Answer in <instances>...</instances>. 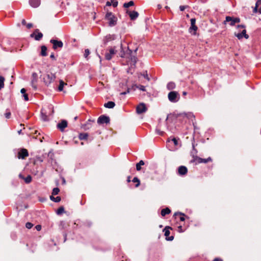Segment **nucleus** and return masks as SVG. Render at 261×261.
Here are the masks:
<instances>
[{
    "label": "nucleus",
    "mask_w": 261,
    "mask_h": 261,
    "mask_svg": "<svg viewBox=\"0 0 261 261\" xmlns=\"http://www.w3.org/2000/svg\"><path fill=\"white\" fill-rule=\"evenodd\" d=\"M105 17L108 21L109 26L113 27L116 24L117 18L112 12H108Z\"/></svg>",
    "instance_id": "1"
},
{
    "label": "nucleus",
    "mask_w": 261,
    "mask_h": 261,
    "mask_svg": "<svg viewBox=\"0 0 261 261\" xmlns=\"http://www.w3.org/2000/svg\"><path fill=\"white\" fill-rule=\"evenodd\" d=\"M168 98L170 102L175 103L180 99V95L178 92L172 91L168 93Z\"/></svg>",
    "instance_id": "2"
},
{
    "label": "nucleus",
    "mask_w": 261,
    "mask_h": 261,
    "mask_svg": "<svg viewBox=\"0 0 261 261\" xmlns=\"http://www.w3.org/2000/svg\"><path fill=\"white\" fill-rule=\"evenodd\" d=\"M56 77L55 74L50 72L44 76L43 81L45 84L48 86L55 80Z\"/></svg>",
    "instance_id": "3"
},
{
    "label": "nucleus",
    "mask_w": 261,
    "mask_h": 261,
    "mask_svg": "<svg viewBox=\"0 0 261 261\" xmlns=\"http://www.w3.org/2000/svg\"><path fill=\"white\" fill-rule=\"evenodd\" d=\"M240 21V19L239 18H233L230 16H226L225 20L224 21V23L226 24V22H229V24L231 26H233L236 23H239Z\"/></svg>",
    "instance_id": "4"
},
{
    "label": "nucleus",
    "mask_w": 261,
    "mask_h": 261,
    "mask_svg": "<svg viewBox=\"0 0 261 261\" xmlns=\"http://www.w3.org/2000/svg\"><path fill=\"white\" fill-rule=\"evenodd\" d=\"M238 28H242L243 30L241 33L236 34V36H237L239 39H242L243 37H244L246 39H248L249 38V36L246 34V31L245 29V26L244 25H238Z\"/></svg>",
    "instance_id": "5"
},
{
    "label": "nucleus",
    "mask_w": 261,
    "mask_h": 261,
    "mask_svg": "<svg viewBox=\"0 0 261 261\" xmlns=\"http://www.w3.org/2000/svg\"><path fill=\"white\" fill-rule=\"evenodd\" d=\"M110 118L109 117L106 115H101L99 116L97 119V123L99 124H102L104 123H109L110 122Z\"/></svg>",
    "instance_id": "6"
},
{
    "label": "nucleus",
    "mask_w": 261,
    "mask_h": 261,
    "mask_svg": "<svg viewBox=\"0 0 261 261\" xmlns=\"http://www.w3.org/2000/svg\"><path fill=\"white\" fill-rule=\"evenodd\" d=\"M50 42L53 44V47L54 49H57L58 48H62L63 46V42L60 40L51 39Z\"/></svg>",
    "instance_id": "7"
},
{
    "label": "nucleus",
    "mask_w": 261,
    "mask_h": 261,
    "mask_svg": "<svg viewBox=\"0 0 261 261\" xmlns=\"http://www.w3.org/2000/svg\"><path fill=\"white\" fill-rule=\"evenodd\" d=\"M38 81V75L36 72H33L32 75L31 86L34 90L37 88V82Z\"/></svg>",
    "instance_id": "8"
},
{
    "label": "nucleus",
    "mask_w": 261,
    "mask_h": 261,
    "mask_svg": "<svg viewBox=\"0 0 261 261\" xmlns=\"http://www.w3.org/2000/svg\"><path fill=\"white\" fill-rule=\"evenodd\" d=\"M115 54V50L113 48H111L109 50L106 51V53L105 54V59L107 60H110Z\"/></svg>",
    "instance_id": "9"
},
{
    "label": "nucleus",
    "mask_w": 261,
    "mask_h": 261,
    "mask_svg": "<svg viewBox=\"0 0 261 261\" xmlns=\"http://www.w3.org/2000/svg\"><path fill=\"white\" fill-rule=\"evenodd\" d=\"M147 110V109L144 103H140L136 108V112L139 114L146 112Z\"/></svg>",
    "instance_id": "10"
},
{
    "label": "nucleus",
    "mask_w": 261,
    "mask_h": 261,
    "mask_svg": "<svg viewBox=\"0 0 261 261\" xmlns=\"http://www.w3.org/2000/svg\"><path fill=\"white\" fill-rule=\"evenodd\" d=\"M29 156V152L26 149H21L18 153V158L19 159H24Z\"/></svg>",
    "instance_id": "11"
},
{
    "label": "nucleus",
    "mask_w": 261,
    "mask_h": 261,
    "mask_svg": "<svg viewBox=\"0 0 261 261\" xmlns=\"http://www.w3.org/2000/svg\"><path fill=\"white\" fill-rule=\"evenodd\" d=\"M31 37H34L36 40L39 41L42 38L43 34L40 32H38V30L36 29L35 32L31 35Z\"/></svg>",
    "instance_id": "12"
},
{
    "label": "nucleus",
    "mask_w": 261,
    "mask_h": 261,
    "mask_svg": "<svg viewBox=\"0 0 261 261\" xmlns=\"http://www.w3.org/2000/svg\"><path fill=\"white\" fill-rule=\"evenodd\" d=\"M188 172V169L186 166H180L178 168V174L180 175H185Z\"/></svg>",
    "instance_id": "13"
},
{
    "label": "nucleus",
    "mask_w": 261,
    "mask_h": 261,
    "mask_svg": "<svg viewBox=\"0 0 261 261\" xmlns=\"http://www.w3.org/2000/svg\"><path fill=\"white\" fill-rule=\"evenodd\" d=\"M67 126V122L65 120H63L61 122L57 124V127L59 128L61 132H63L65 128Z\"/></svg>",
    "instance_id": "14"
},
{
    "label": "nucleus",
    "mask_w": 261,
    "mask_h": 261,
    "mask_svg": "<svg viewBox=\"0 0 261 261\" xmlns=\"http://www.w3.org/2000/svg\"><path fill=\"white\" fill-rule=\"evenodd\" d=\"M127 13L129 14L131 20L136 19L139 16V13L135 11L130 12L127 11Z\"/></svg>",
    "instance_id": "15"
},
{
    "label": "nucleus",
    "mask_w": 261,
    "mask_h": 261,
    "mask_svg": "<svg viewBox=\"0 0 261 261\" xmlns=\"http://www.w3.org/2000/svg\"><path fill=\"white\" fill-rule=\"evenodd\" d=\"M30 5L34 8H37L40 5V0H30Z\"/></svg>",
    "instance_id": "16"
},
{
    "label": "nucleus",
    "mask_w": 261,
    "mask_h": 261,
    "mask_svg": "<svg viewBox=\"0 0 261 261\" xmlns=\"http://www.w3.org/2000/svg\"><path fill=\"white\" fill-rule=\"evenodd\" d=\"M41 118L43 121H48L49 120L47 112L44 109H42L41 110Z\"/></svg>",
    "instance_id": "17"
},
{
    "label": "nucleus",
    "mask_w": 261,
    "mask_h": 261,
    "mask_svg": "<svg viewBox=\"0 0 261 261\" xmlns=\"http://www.w3.org/2000/svg\"><path fill=\"white\" fill-rule=\"evenodd\" d=\"M198 28L196 25H191L189 28V32L193 35H196V32Z\"/></svg>",
    "instance_id": "18"
},
{
    "label": "nucleus",
    "mask_w": 261,
    "mask_h": 261,
    "mask_svg": "<svg viewBox=\"0 0 261 261\" xmlns=\"http://www.w3.org/2000/svg\"><path fill=\"white\" fill-rule=\"evenodd\" d=\"M197 160L198 163H206L208 162L212 161V159L211 157H208L207 159H202L200 158H198Z\"/></svg>",
    "instance_id": "19"
},
{
    "label": "nucleus",
    "mask_w": 261,
    "mask_h": 261,
    "mask_svg": "<svg viewBox=\"0 0 261 261\" xmlns=\"http://www.w3.org/2000/svg\"><path fill=\"white\" fill-rule=\"evenodd\" d=\"M115 106V103L113 101H108L107 103H105L104 105V107L109 109H112Z\"/></svg>",
    "instance_id": "20"
},
{
    "label": "nucleus",
    "mask_w": 261,
    "mask_h": 261,
    "mask_svg": "<svg viewBox=\"0 0 261 261\" xmlns=\"http://www.w3.org/2000/svg\"><path fill=\"white\" fill-rule=\"evenodd\" d=\"M170 213H171L170 210L169 208L166 207L165 208H163L162 210L161 214L163 217H164L166 215L169 214Z\"/></svg>",
    "instance_id": "21"
},
{
    "label": "nucleus",
    "mask_w": 261,
    "mask_h": 261,
    "mask_svg": "<svg viewBox=\"0 0 261 261\" xmlns=\"http://www.w3.org/2000/svg\"><path fill=\"white\" fill-rule=\"evenodd\" d=\"M67 84L65 83H64L62 80H60L59 81V85L58 87V90L59 91H63V87L64 85H67Z\"/></svg>",
    "instance_id": "22"
},
{
    "label": "nucleus",
    "mask_w": 261,
    "mask_h": 261,
    "mask_svg": "<svg viewBox=\"0 0 261 261\" xmlns=\"http://www.w3.org/2000/svg\"><path fill=\"white\" fill-rule=\"evenodd\" d=\"M178 215H180V217L179 218V220L181 221H184L185 220V215L184 214L182 213H180V212H176L174 213V216H178Z\"/></svg>",
    "instance_id": "23"
},
{
    "label": "nucleus",
    "mask_w": 261,
    "mask_h": 261,
    "mask_svg": "<svg viewBox=\"0 0 261 261\" xmlns=\"http://www.w3.org/2000/svg\"><path fill=\"white\" fill-rule=\"evenodd\" d=\"M46 51H47V47L44 45L42 46H41V55L43 57L46 56H47Z\"/></svg>",
    "instance_id": "24"
},
{
    "label": "nucleus",
    "mask_w": 261,
    "mask_h": 261,
    "mask_svg": "<svg viewBox=\"0 0 261 261\" xmlns=\"http://www.w3.org/2000/svg\"><path fill=\"white\" fill-rule=\"evenodd\" d=\"M175 88V84L173 82H169L167 85V88L169 90H171Z\"/></svg>",
    "instance_id": "25"
},
{
    "label": "nucleus",
    "mask_w": 261,
    "mask_h": 261,
    "mask_svg": "<svg viewBox=\"0 0 261 261\" xmlns=\"http://www.w3.org/2000/svg\"><path fill=\"white\" fill-rule=\"evenodd\" d=\"M21 93L23 94V97L25 101L29 100V97L27 94L25 93L26 90L24 88H22L20 90Z\"/></svg>",
    "instance_id": "26"
},
{
    "label": "nucleus",
    "mask_w": 261,
    "mask_h": 261,
    "mask_svg": "<svg viewBox=\"0 0 261 261\" xmlns=\"http://www.w3.org/2000/svg\"><path fill=\"white\" fill-rule=\"evenodd\" d=\"M144 162L143 160H141L139 163L136 164V170L140 171L141 169V166L144 165Z\"/></svg>",
    "instance_id": "27"
},
{
    "label": "nucleus",
    "mask_w": 261,
    "mask_h": 261,
    "mask_svg": "<svg viewBox=\"0 0 261 261\" xmlns=\"http://www.w3.org/2000/svg\"><path fill=\"white\" fill-rule=\"evenodd\" d=\"M261 6V0H258L256 2L255 7L254 8L253 12L256 13L257 12L258 7Z\"/></svg>",
    "instance_id": "28"
},
{
    "label": "nucleus",
    "mask_w": 261,
    "mask_h": 261,
    "mask_svg": "<svg viewBox=\"0 0 261 261\" xmlns=\"http://www.w3.org/2000/svg\"><path fill=\"white\" fill-rule=\"evenodd\" d=\"M115 39V36L113 35H108L105 37V41L108 42Z\"/></svg>",
    "instance_id": "29"
},
{
    "label": "nucleus",
    "mask_w": 261,
    "mask_h": 261,
    "mask_svg": "<svg viewBox=\"0 0 261 261\" xmlns=\"http://www.w3.org/2000/svg\"><path fill=\"white\" fill-rule=\"evenodd\" d=\"M88 135L87 133H81L79 135V139L81 140H86L88 138Z\"/></svg>",
    "instance_id": "30"
},
{
    "label": "nucleus",
    "mask_w": 261,
    "mask_h": 261,
    "mask_svg": "<svg viewBox=\"0 0 261 261\" xmlns=\"http://www.w3.org/2000/svg\"><path fill=\"white\" fill-rule=\"evenodd\" d=\"M50 199L51 200L55 202H59L61 201V197L59 196H57L56 197H54L53 195L50 196Z\"/></svg>",
    "instance_id": "31"
},
{
    "label": "nucleus",
    "mask_w": 261,
    "mask_h": 261,
    "mask_svg": "<svg viewBox=\"0 0 261 261\" xmlns=\"http://www.w3.org/2000/svg\"><path fill=\"white\" fill-rule=\"evenodd\" d=\"M134 5V3L133 1H129L128 3H125L123 4V7L124 8H128L130 6H133Z\"/></svg>",
    "instance_id": "32"
},
{
    "label": "nucleus",
    "mask_w": 261,
    "mask_h": 261,
    "mask_svg": "<svg viewBox=\"0 0 261 261\" xmlns=\"http://www.w3.org/2000/svg\"><path fill=\"white\" fill-rule=\"evenodd\" d=\"M4 81L5 78L2 76H0V90L4 87Z\"/></svg>",
    "instance_id": "33"
},
{
    "label": "nucleus",
    "mask_w": 261,
    "mask_h": 261,
    "mask_svg": "<svg viewBox=\"0 0 261 261\" xmlns=\"http://www.w3.org/2000/svg\"><path fill=\"white\" fill-rule=\"evenodd\" d=\"M178 140L179 139H177L175 138H173L171 140L169 139L168 140V142H170L171 141H172L174 144L175 146H177L178 145Z\"/></svg>",
    "instance_id": "34"
},
{
    "label": "nucleus",
    "mask_w": 261,
    "mask_h": 261,
    "mask_svg": "<svg viewBox=\"0 0 261 261\" xmlns=\"http://www.w3.org/2000/svg\"><path fill=\"white\" fill-rule=\"evenodd\" d=\"M171 228L170 227H166L165 228H164V232H165V236L166 237H168V236H169L170 234V231H169V229Z\"/></svg>",
    "instance_id": "35"
},
{
    "label": "nucleus",
    "mask_w": 261,
    "mask_h": 261,
    "mask_svg": "<svg viewBox=\"0 0 261 261\" xmlns=\"http://www.w3.org/2000/svg\"><path fill=\"white\" fill-rule=\"evenodd\" d=\"M132 181L134 182H137V184L136 185V187H138L139 186L140 182V180L139 179V178L138 177H134Z\"/></svg>",
    "instance_id": "36"
},
{
    "label": "nucleus",
    "mask_w": 261,
    "mask_h": 261,
    "mask_svg": "<svg viewBox=\"0 0 261 261\" xmlns=\"http://www.w3.org/2000/svg\"><path fill=\"white\" fill-rule=\"evenodd\" d=\"M155 132L156 133V134L158 135H161V136L163 135L164 134V132L163 131H161L160 130L159 125H158V127H156V128L155 129Z\"/></svg>",
    "instance_id": "37"
},
{
    "label": "nucleus",
    "mask_w": 261,
    "mask_h": 261,
    "mask_svg": "<svg viewBox=\"0 0 261 261\" xmlns=\"http://www.w3.org/2000/svg\"><path fill=\"white\" fill-rule=\"evenodd\" d=\"M59 192L60 190L58 188H55L53 190L52 195H56L59 193Z\"/></svg>",
    "instance_id": "38"
},
{
    "label": "nucleus",
    "mask_w": 261,
    "mask_h": 261,
    "mask_svg": "<svg viewBox=\"0 0 261 261\" xmlns=\"http://www.w3.org/2000/svg\"><path fill=\"white\" fill-rule=\"evenodd\" d=\"M63 212H64V208L63 206H61L60 207H59L57 211V214L58 215H61L62 214Z\"/></svg>",
    "instance_id": "39"
},
{
    "label": "nucleus",
    "mask_w": 261,
    "mask_h": 261,
    "mask_svg": "<svg viewBox=\"0 0 261 261\" xmlns=\"http://www.w3.org/2000/svg\"><path fill=\"white\" fill-rule=\"evenodd\" d=\"M25 183L29 184L32 180V177L30 175L27 176L25 178H24Z\"/></svg>",
    "instance_id": "40"
},
{
    "label": "nucleus",
    "mask_w": 261,
    "mask_h": 261,
    "mask_svg": "<svg viewBox=\"0 0 261 261\" xmlns=\"http://www.w3.org/2000/svg\"><path fill=\"white\" fill-rule=\"evenodd\" d=\"M135 86L137 88L139 89L140 90H141L142 91H146L145 87L144 86H142V85H135Z\"/></svg>",
    "instance_id": "41"
},
{
    "label": "nucleus",
    "mask_w": 261,
    "mask_h": 261,
    "mask_svg": "<svg viewBox=\"0 0 261 261\" xmlns=\"http://www.w3.org/2000/svg\"><path fill=\"white\" fill-rule=\"evenodd\" d=\"M141 75L143 76L144 78H145L147 81H149L150 80V79L148 76V75L147 73V71H146L145 72H144L143 73H141Z\"/></svg>",
    "instance_id": "42"
},
{
    "label": "nucleus",
    "mask_w": 261,
    "mask_h": 261,
    "mask_svg": "<svg viewBox=\"0 0 261 261\" xmlns=\"http://www.w3.org/2000/svg\"><path fill=\"white\" fill-rule=\"evenodd\" d=\"M33 225L30 222H27L25 224V226L27 228L30 229L33 227Z\"/></svg>",
    "instance_id": "43"
},
{
    "label": "nucleus",
    "mask_w": 261,
    "mask_h": 261,
    "mask_svg": "<svg viewBox=\"0 0 261 261\" xmlns=\"http://www.w3.org/2000/svg\"><path fill=\"white\" fill-rule=\"evenodd\" d=\"M112 5L114 7H116L118 5V2L116 0H111Z\"/></svg>",
    "instance_id": "44"
},
{
    "label": "nucleus",
    "mask_w": 261,
    "mask_h": 261,
    "mask_svg": "<svg viewBox=\"0 0 261 261\" xmlns=\"http://www.w3.org/2000/svg\"><path fill=\"white\" fill-rule=\"evenodd\" d=\"M89 54H90V50L88 49H86L85 50L84 57L85 58H87Z\"/></svg>",
    "instance_id": "45"
},
{
    "label": "nucleus",
    "mask_w": 261,
    "mask_h": 261,
    "mask_svg": "<svg viewBox=\"0 0 261 261\" xmlns=\"http://www.w3.org/2000/svg\"><path fill=\"white\" fill-rule=\"evenodd\" d=\"M48 108L49 110L51 111V113L49 114L48 115H52L54 113V107H53L52 105H49V106H48Z\"/></svg>",
    "instance_id": "46"
},
{
    "label": "nucleus",
    "mask_w": 261,
    "mask_h": 261,
    "mask_svg": "<svg viewBox=\"0 0 261 261\" xmlns=\"http://www.w3.org/2000/svg\"><path fill=\"white\" fill-rule=\"evenodd\" d=\"M121 47H122V45L121 46ZM122 49V50L120 52V56L121 57V58H124L125 57V53L123 51V49L122 48H121Z\"/></svg>",
    "instance_id": "47"
},
{
    "label": "nucleus",
    "mask_w": 261,
    "mask_h": 261,
    "mask_svg": "<svg viewBox=\"0 0 261 261\" xmlns=\"http://www.w3.org/2000/svg\"><path fill=\"white\" fill-rule=\"evenodd\" d=\"M191 25H196V19L195 18H191Z\"/></svg>",
    "instance_id": "48"
},
{
    "label": "nucleus",
    "mask_w": 261,
    "mask_h": 261,
    "mask_svg": "<svg viewBox=\"0 0 261 261\" xmlns=\"http://www.w3.org/2000/svg\"><path fill=\"white\" fill-rule=\"evenodd\" d=\"M129 91H130V89H129V88H128L126 91L121 92V93H120V94H121V95H125V94H126L127 93H129Z\"/></svg>",
    "instance_id": "49"
},
{
    "label": "nucleus",
    "mask_w": 261,
    "mask_h": 261,
    "mask_svg": "<svg viewBox=\"0 0 261 261\" xmlns=\"http://www.w3.org/2000/svg\"><path fill=\"white\" fill-rule=\"evenodd\" d=\"M35 227L38 231H40L41 229V226L40 225H37Z\"/></svg>",
    "instance_id": "50"
},
{
    "label": "nucleus",
    "mask_w": 261,
    "mask_h": 261,
    "mask_svg": "<svg viewBox=\"0 0 261 261\" xmlns=\"http://www.w3.org/2000/svg\"><path fill=\"white\" fill-rule=\"evenodd\" d=\"M11 115L10 112L6 113L5 114V116L7 118H9Z\"/></svg>",
    "instance_id": "51"
},
{
    "label": "nucleus",
    "mask_w": 261,
    "mask_h": 261,
    "mask_svg": "<svg viewBox=\"0 0 261 261\" xmlns=\"http://www.w3.org/2000/svg\"><path fill=\"white\" fill-rule=\"evenodd\" d=\"M33 27L32 23H29L27 24V27L28 29H30Z\"/></svg>",
    "instance_id": "52"
},
{
    "label": "nucleus",
    "mask_w": 261,
    "mask_h": 261,
    "mask_svg": "<svg viewBox=\"0 0 261 261\" xmlns=\"http://www.w3.org/2000/svg\"><path fill=\"white\" fill-rule=\"evenodd\" d=\"M174 239V237L173 236L169 237L168 238H166V240L168 241H172Z\"/></svg>",
    "instance_id": "53"
},
{
    "label": "nucleus",
    "mask_w": 261,
    "mask_h": 261,
    "mask_svg": "<svg viewBox=\"0 0 261 261\" xmlns=\"http://www.w3.org/2000/svg\"><path fill=\"white\" fill-rule=\"evenodd\" d=\"M136 58L135 56H133L131 58V60L132 61L134 62L135 63L136 62Z\"/></svg>",
    "instance_id": "54"
},
{
    "label": "nucleus",
    "mask_w": 261,
    "mask_h": 261,
    "mask_svg": "<svg viewBox=\"0 0 261 261\" xmlns=\"http://www.w3.org/2000/svg\"><path fill=\"white\" fill-rule=\"evenodd\" d=\"M178 231L180 232H183L184 231L182 230V226H179L178 227Z\"/></svg>",
    "instance_id": "55"
},
{
    "label": "nucleus",
    "mask_w": 261,
    "mask_h": 261,
    "mask_svg": "<svg viewBox=\"0 0 261 261\" xmlns=\"http://www.w3.org/2000/svg\"><path fill=\"white\" fill-rule=\"evenodd\" d=\"M179 9H180V11H183L185 10V6H180L179 7Z\"/></svg>",
    "instance_id": "56"
},
{
    "label": "nucleus",
    "mask_w": 261,
    "mask_h": 261,
    "mask_svg": "<svg viewBox=\"0 0 261 261\" xmlns=\"http://www.w3.org/2000/svg\"><path fill=\"white\" fill-rule=\"evenodd\" d=\"M50 58H51L52 59H54V60H55V55L54 54H51L50 56Z\"/></svg>",
    "instance_id": "57"
},
{
    "label": "nucleus",
    "mask_w": 261,
    "mask_h": 261,
    "mask_svg": "<svg viewBox=\"0 0 261 261\" xmlns=\"http://www.w3.org/2000/svg\"><path fill=\"white\" fill-rule=\"evenodd\" d=\"M213 261H223L221 259L219 258H216L214 259Z\"/></svg>",
    "instance_id": "58"
},
{
    "label": "nucleus",
    "mask_w": 261,
    "mask_h": 261,
    "mask_svg": "<svg viewBox=\"0 0 261 261\" xmlns=\"http://www.w3.org/2000/svg\"><path fill=\"white\" fill-rule=\"evenodd\" d=\"M21 22L23 25H25L26 24V21L24 19H22Z\"/></svg>",
    "instance_id": "59"
},
{
    "label": "nucleus",
    "mask_w": 261,
    "mask_h": 261,
    "mask_svg": "<svg viewBox=\"0 0 261 261\" xmlns=\"http://www.w3.org/2000/svg\"><path fill=\"white\" fill-rule=\"evenodd\" d=\"M127 181L128 182H129L130 181V177L129 176L127 177Z\"/></svg>",
    "instance_id": "60"
},
{
    "label": "nucleus",
    "mask_w": 261,
    "mask_h": 261,
    "mask_svg": "<svg viewBox=\"0 0 261 261\" xmlns=\"http://www.w3.org/2000/svg\"><path fill=\"white\" fill-rule=\"evenodd\" d=\"M18 134L19 135H21V134H22V129H20L19 130H18Z\"/></svg>",
    "instance_id": "61"
},
{
    "label": "nucleus",
    "mask_w": 261,
    "mask_h": 261,
    "mask_svg": "<svg viewBox=\"0 0 261 261\" xmlns=\"http://www.w3.org/2000/svg\"><path fill=\"white\" fill-rule=\"evenodd\" d=\"M258 12L261 14V6H260L259 7H258Z\"/></svg>",
    "instance_id": "62"
},
{
    "label": "nucleus",
    "mask_w": 261,
    "mask_h": 261,
    "mask_svg": "<svg viewBox=\"0 0 261 261\" xmlns=\"http://www.w3.org/2000/svg\"><path fill=\"white\" fill-rule=\"evenodd\" d=\"M19 177L21 178H22V179H24V178L23 177V176L22 175V174H19Z\"/></svg>",
    "instance_id": "63"
},
{
    "label": "nucleus",
    "mask_w": 261,
    "mask_h": 261,
    "mask_svg": "<svg viewBox=\"0 0 261 261\" xmlns=\"http://www.w3.org/2000/svg\"><path fill=\"white\" fill-rule=\"evenodd\" d=\"M187 94V92H186V91H184V92H182V95H186Z\"/></svg>",
    "instance_id": "64"
}]
</instances>
